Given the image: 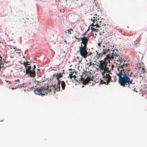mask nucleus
<instances>
[{
  "label": "nucleus",
  "instance_id": "e433bc0d",
  "mask_svg": "<svg viewBox=\"0 0 147 147\" xmlns=\"http://www.w3.org/2000/svg\"><path fill=\"white\" fill-rule=\"evenodd\" d=\"M0 57L1 58V59H0V60H1V59H2V57H1V56H0Z\"/></svg>",
  "mask_w": 147,
  "mask_h": 147
},
{
  "label": "nucleus",
  "instance_id": "4be33fe9",
  "mask_svg": "<svg viewBox=\"0 0 147 147\" xmlns=\"http://www.w3.org/2000/svg\"><path fill=\"white\" fill-rule=\"evenodd\" d=\"M92 65V62H90V63H86V65H88V67H89L90 66Z\"/></svg>",
  "mask_w": 147,
  "mask_h": 147
},
{
  "label": "nucleus",
  "instance_id": "39448f33",
  "mask_svg": "<svg viewBox=\"0 0 147 147\" xmlns=\"http://www.w3.org/2000/svg\"><path fill=\"white\" fill-rule=\"evenodd\" d=\"M104 20L102 18L93 19L92 18L90 20L92 21V22L91 25L93 26H96V28L99 27L100 28L104 26V23L103 21Z\"/></svg>",
  "mask_w": 147,
  "mask_h": 147
},
{
  "label": "nucleus",
  "instance_id": "1a4fd4ad",
  "mask_svg": "<svg viewBox=\"0 0 147 147\" xmlns=\"http://www.w3.org/2000/svg\"><path fill=\"white\" fill-rule=\"evenodd\" d=\"M110 49L109 48H107V47H105V46H103V47L102 49H100V50L98 51H96L97 55L99 57H101L103 55H105L106 53L109 51Z\"/></svg>",
  "mask_w": 147,
  "mask_h": 147
},
{
  "label": "nucleus",
  "instance_id": "bb28decb",
  "mask_svg": "<svg viewBox=\"0 0 147 147\" xmlns=\"http://www.w3.org/2000/svg\"><path fill=\"white\" fill-rule=\"evenodd\" d=\"M77 36H74V37L76 38V39H77V40H79V38H78V37H77Z\"/></svg>",
  "mask_w": 147,
  "mask_h": 147
},
{
  "label": "nucleus",
  "instance_id": "c85d7f7f",
  "mask_svg": "<svg viewBox=\"0 0 147 147\" xmlns=\"http://www.w3.org/2000/svg\"><path fill=\"white\" fill-rule=\"evenodd\" d=\"M98 46H99V47H101V46H100V42L98 43Z\"/></svg>",
  "mask_w": 147,
  "mask_h": 147
},
{
  "label": "nucleus",
  "instance_id": "6ab92c4d",
  "mask_svg": "<svg viewBox=\"0 0 147 147\" xmlns=\"http://www.w3.org/2000/svg\"><path fill=\"white\" fill-rule=\"evenodd\" d=\"M56 77H57V79L58 80V81L60 80H59V78L62 77V75L61 74H58L56 75Z\"/></svg>",
  "mask_w": 147,
  "mask_h": 147
},
{
  "label": "nucleus",
  "instance_id": "a19ab883",
  "mask_svg": "<svg viewBox=\"0 0 147 147\" xmlns=\"http://www.w3.org/2000/svg\"><path fill=\"white\" fill-rule=\"evenodd\" d=\"M1 67H0V71H1Z\"/></svg>",
  "mask_w": 147,
  "mask_h": 147
},
{
  "label": "nucleus",
  "instance_id": "2f4dec72",
  "mask_svg": "<svg viewBox=\"0 0 147 147\" xmlns=\"http://www.w3.org/2000/svg\"><path fill=\"white\" fill-rule=\"evenodd\" d=\"M15 82H16V81L19 82L20 81V80L19 79L15 80Z\"/></svg>",
  "mask_w": 147,
  "mask_h": 147
},
{
  "label": "nucleus",
  "instance_id": "423d86ee",
  "mask_svg": "<svg viewBox=\"0 0 147 147\" xmlns=\"http://www.w3.org/2000/svg\"><path fill=\"white\" fill-rule=\"evenodd\" d=\"M83 76V75H82V77L79 78V80L80 81L82 82L84 84H88L90 81H93V77L92 74L90 73H86V74H85V76L86 78L85 79Z\"/></svg>",
  "mask_w": 147,
  "mask_h": 147
},
{
  "label": "nucleus",
  "instance_id": "cd10ccee",
  "mask_svg": "<svg viewBox=\"0 0 147 147\" xmlns=\"http://www.w3.org/2000/svg\"><path fill=\"white\" fill-rule=\"evenodd\" d=\"M3 65V67L4 64H3L1 63L0 62V67H1V65Z\"/></svg>",
  "mask_w": 147,
  "mask_h": 147
},
{
  "label": "nucleus",
  "instance_id": "aec40b11",
  "mask_svg": "<svg viewBox=\"0 0 147 147\" xmlns=\"http://www.w3.org/2000/svg\"><path fill=\"white\" fill-rule=\"evenodd\" d=\"M70 74H69V76L68 77V78H69L70 79H72V77L73 75L74 74V71H71L70 72Z\"/></svg>",
  "mask_w": 147,
  "mask_h": 147
},
{
  "label": "nucleus",
  "instance_id": "ddd939ff",
  "mask_svg": "<svg viewBox=\"0 0 147 147\" xmlns=\"http://www.w3.org/2000/svg\"><path fill=\"white\" fill-rule=\"evenodd\" d=\"M81 42V44L82 46H87L88 43V41L89 40V37L88 36H83L80 38Z\"/></svg>",
  "mask_w": 147,
  "mask_h": 147
},
{
  "label": "nucleus",
  "instance_id": "a211bd4d",
  "mask_svg": "<svg viewBox=\"0 0 147 147\" xmlns=\"http://www.w3.org/2000/svg\"><path fill=\"white\" fill-rule=\"evenodd\" d=\"M61 87L62 88V89L64 90L65 86V84L64 81H63L61 82Z\"/></svg>",
  "mask_w": 147,
  "mask_h": 147
},
{
  "label": "nucleus",
  "instance_id": "5701e85b",
  "mask_svg": "<svg viewBox=\"0 0 147 147\" xmlns=\"http://www.w3.org/2000/svg\"><path fill=\"white\" fill-rule=\"evenodd\" d=\"M87 34V32L86 31L84 33H83L82 35V37L83 36H85Z\"/></svg>",
  "mask_w": 147,
  "mask_h": 147
},
{
  "label": "nucleus",
  "instance_id": "7c9ffc66",
  "mask_svg": "<svg viewBox=\"0 0 147 147\" xmlns=\"http://www.w3.org/2000/svg\"><path fill=\"white\" fill-rule=\"evenodd\" d=\"M111 67V68H112V70L113 69V68L114 67V66L113 65H112Z\"/></svg>",
  "mask_w": 147,
  "mask_h": 147
},
{
  "label": "nucleus",
  "instance_id": "58836bf2",
  "mask_svg": "<svg viewBox=\"0 0 147 147\" xmlns=\"http://www.w3.org/2000/svg\"><path fill=\"white\" fill-rule=\"evenodd\" d=\"M82 60V59H81V61H79V62H80H80Z\"/></svg>",
  "mask_w": 147,
  "mask_h": 147
},
{
  "label": "nucleus",
  "instance_id": "dca6fc26",
  "mask_svg": "<svg viewBox=\"0 0 147 147\" xmlns=\"http://www.w3.org/2000/svg\"><path fill=\"white\" fill-rule=\"evenodd\" d=\"M91 29L92 30L91 35L92 36H94V32L95 33H94L96 35V32L98 31V29H95L94 28H93L92 27H91Z\"/></svg>",
  "mask_w": 147,
  "mask_h": 147
},
{
  "label": "nucleus",
  "instance_id": "6e6552de",
  "mask_svg": "<svg viewBox=\"0 0 147 147\" xmlns=\"http://www.w3.org/2000/svg\"><path fill=\"white\" fill-rule=\"evenodd\" d=\"M102 76L103 77V80H101L100 83L107 85L111 80V77L109 75V74H106V75Z\"/></svg>",
  "mask_w": 147,
  "mask_h": 147
},
{
  "label": "nucleus",
  "instance_id": "2eb2a0df",
  "mask_svg": "<svg viewBox=\"0 0 147 147\" xmlns=\"http://www.w3.org/2000/svg\"><path fill=\"white\" fill-rule=\"evenodd\" d=\"M61 83V81L60 80H59L57 84H54L53 86L55 89V90L57 91H60V84Z\"/></svg>",
  "mask_w": 147,
  "mask_h": 147
},
{
  "label": "nucleus",
  "instance_id": "7ed1b4c3",
  "mask_svg": "<svg viewBox=\"0 0 147 147\" xmlns=\"http://www.w3.org/2000/svg\"><path fill=\"white\" fill-rule=\"evenodd\" d=\"M99 62V67L100 70L103 71L101 73L102 75H105L106 74H109L111 69L107 67V63L102 61H100Z\"/></svg>",
  "mask_w": 147,
  "mask_h": 147
},
{
  "label": "nucleus",
  "instance_id": "72a5a7b5",
  "mask_svg": "<svg viewBox=\"0 0 147 147\" xmlns=\"http://www.w3.org/2000/svg\"><path fill=\"white\" fill-rule=\"evenodd\" d=\"M6 82H8V83L10 84L11 82L10 81H6Z\"/></svg>",
  "mask_w": 147,
  "mask_h": 147
},
{
  "label": "nucleus",
  "instance_id": "0eeeda50",
  "mask_svg": "<svg viewBox=\"0 0 147 147\" xmlns=\"http://www.w3.org/2000/svg\"><path fill=\"white\" fill-rule=\"evenodd\" d=\"M87 50V46H82V45H81L79 47V50L78 52H79L80 55L84 58H86L88 56Z\"/></svg>",
  "mask_w": 147,
  "mask_h": 147
},
{
  "label": "nucleus",
  "instance_id": "c03bdc74",
  "mask_svg": "<svg viewBox=\"0 0 147 147\" xmlns=\"http://www.w3.org/2000/svg\"><path fill=\"white\" fill-rule=\"evenodd\" d=\"M93 65H94V63H93Z\"/></svg>",
  "mask_w": 147,
  "mask_h": 147
},
{
  "label": "nucleus",
  "instance_id": "4c0bfd02",
  "mask_svg": "<svg viewBox=\"0 0 147 147\" xmlns=\"http://www.w3.org/2000/svg\"><path fill=\"white\" fill-rule=\"evenodd\" d=\"M77 58L78 59H80V57H77Z\"/></svg>",
  "mask_w": 147,
  "mask_h": 147
},
{
  "label": "nucleus",
  "instance_id": "412c9836",
  "mask_svg": "<svg viewBox=\"0 0 147 147\" xmlns=\"http://www.w3.org/2000/svg\"><path fill=\"white\" fill-rule=\"evenodd\" d=\"M67 32L69 34H72V32L71 31H73V30L72 29H70L68 30H67Z\"/></svg>",
  "mask_w": 147,
  "mask_h": 147
},
{
  "label": "nucleus",
  "instance_id": "ea45409f",
  "mask_svg": "<svg viewBox=\"0 0 147 147\" xmlns=\"http://www.w3.org/2000/svg\"><path fill=\"white\" fill-rule=\"evenodd\" d=\"M25 56H24V57H23V58H25Z\"/></svg>",
  "mask_w": 147,
  "mask_h": 147
},
{
  "label": "nucleus",
  "instance_id": "f03ea898",
  "mask_svg": "<svg viewBox=\"0 0 147 147\" xmlns=\"http://www.w3.org/2000/svg\"><path fill=\"white\" fill-rule=\"evenodd\" d=\"M119 66L117 67L118 72L116 73V75L119 77V78L123 77L124 74L126 75H129L125 69L128 65H129L128 61L124 59L122 64H119Z\"/></svg>",
  "mask_w": 147,
  "mask_h": 147
},
{
  "label": "nucleus",
  "instance_id": "f3484780",
  "mask_svg": "<svg viewBox=\"0 0 147 147\" xmlns=\"http://www.w3.org/2000/svg\"><path fill=\"white\" fill-rule=\"evenodd\" d=\"M106 57L107 58L106 61H107L108 62L110 63V60L111 59L113 58V56H111V55H109V54L106 55Z\"/></svg>",
  "mask_w": 147,
  "mask_h": 147
},
{
  "label": "nucleus",
  "instance_id": "f704fd0d",
  "mask_svg": "<svg viewBox=\"0 0 147 147\" xmlns=\"http://www.w3.org/2000/svg\"><path fill=\"white\" fill-rule=\"evenodd\" d=\"M16 88H14L13 87H12V88L11 89L12 90H14V89H16Z\"/></svg>",
  "mask_w": 147,
  "mask_h": 147
},
{
  "label": "nucleus",
  "instance_id": "de8ad7c7",
  "mask_svg": "<svg viewBox=\"0 0 147 147\" xmlns=\"http://www.w3.org/2000/svg\"><path fill=\"white\" fill-rule=\"evenodd\" d=\"M67 1V0H66V1Z\"/></svg>",
  "mask_w": 147,
  "mask_h": 147
},
{
  "label": "nucleus",
  "instance_id": "9d476101",
  "mask_svg": "<svg viewBox=\"0 0 147 147\" xmlns=\"http://www.w3.org/2000/svg\"><path fill=\"white\" fill-rule=\"evenodd\" d=\"M49 88V85H47L46 86H44V87H42L36 90L35 92V93L39 95L43 96L45 95V94H42V92H43L44 91L46 90H48Z\"/></svg>",
  "mask_w": 147,
  "mask_h": 147
},
{
  "label": "nucleus",
  "instance_id": "473e14b6",
  "mask_svg": "<svg viewBox=\"0 0 147 147\" xmlns=\"http://www.w3.org/2000/svg\"><path fill=\"white\" fill-rule=\"evenodd\" d=\"M48 92H51V89H49L48 90Z\"/></svg>",
  "mask_w": 147,
  "mask_h": 147
},
{
  "label": "nucleus",
  "instance_id": "4468645a",
  "mask_svg": "<svg viewBox=\"0 0 147 147\" xmlns=\"http://www.w3.org/2000/svg\"><path fill=\"white\" fill-rule=\"evenodd\" d=\"M92 18L93 19H100L102 16V13L101 11H98L95 13V14Z\"/></svg>",
  "mask_w": 147,
  "mask_h": 147
},
{
  "label": "nucleus",
  "instance_id": "f8f14e48",
  "mask_svg": "<svg viewBox=\"0 0 147 147\" xmlns=\"http://www.w3.org/2000/svg\"><path fill=\"white\" fill-rule=\"evenodd\" d=\"M111 27L109 25L107 24H104V26L102 28L100 29V32L101 33H105L106 32H108L110 31Z\"/></svg>",
  "mask_w": 147,
  "mask_h": 147
},
{
  "label": "nucleus",
  "instance_id": "b1692460",
  "mask_svg": "<svg viewBox=\"0 0 147 147\" xmlns=\"http://www.w3.org/2000/svg\"><path fill=\"white\" fill-rule=\"evenodd\" d=\"M145 71V69L143 67L142 68L141 73H144Z\"/></svg>",
  "mask_w": 147,
  "mask_h": 147
},
{
  "label": "nucleus",
  "instance_id": "a18cd8bd",
  "mask_svg": "<svg viewBox=\"0 0 147 147\" xmlns=\"http://www.w3.org/2000/svg\"><path fill=\"white\" fill-rule=\"evenodd\" d=\"M46 94H48V93H47V92L46 93Z\"/></svg>",
  "mask_w": 147,
  "mask_h": 147
},
{
  "label": "nucleus",
  "instance_id": "393cba45",
  "mask_svg": "<svg viewBox=\"0 0 147 147\" xmlns=\"http://www.w3.org/2000/svg\"><path fill=\"white\" fill-rule=\"evenodd\" d=\"M27 63H26V66H29V65L30 64V62L29 61H27Z\"/></svg>",
  "mask_w": 147,
  "mask_h": 147
},
{
  "label": "nucleus",
  "instance_id": "c756f323",
  "mask_svg": "<svg viewBox=\"0 0 147 147\" xmlns=\"http://www.w3.org/2000/svg\"><path fill=\"white\" fill-rule=\"evenodd\" d=\"M20 52H20V51H16V53H20Z\"/></svg>",
  "mask_w": 147,
  "mask_h": 147
},
{
  "label": "nucleus",
  "instance_id": "37998d69",
  "mask_svg": "<svg viewBox=\"0 0 147 147\" xmlns=\"http://www.w3.org/2000/svg\"><path fill=\"white\" fill-rule=\"evenodd\" d=\"M1 67H3V65H1Z\"/></svg>",
  "mask_w": 147,
  "mask_h": 147
},
{
  "label": "nucleus",
  "instance_id": "9b49d317",
  "mask_svg": "<svg viewBox=\"0 0 147 147\" xmlns=\"http://www.w3.org/2000/svg\"><path fill=\"white\" fill-rule=\"evenodd\" d=\"M112 54L114 56H115V60L118 62H119L120 64H122V62L124 60V57L123 56L121 55H117V54L116 52L114 53V50L112 53Z\"/></svg>",
  "mask_w": 147,
  "mask_h": 147
},
{
  "label": "nucleus",
  "instance_id": "a878e982",
  "mask_svg": "<svg viewBox=\"0 0 147 147\" xmlns=\"http://www.w3.org/2000/svg\"><path fill=\"white\" fill-rule=\"evenodd\" d=\"M74 78V79L76 80V79H75L76 78V76L75 75L72 76V78Z\"/></svg>",
  "mask_w": 147,
  "mask_h": 147
},
{
  "label": "nucleus",
  "instance_id": "f257e3e1",
  "mask_svg": "<svg viewBox=\"0 0 147 147\" xmlns=\"http://www.w3.org/2000/svg\"><path fill=\"white\" fill-rule=\"evenodd\" d=\"M132 74H133L132 72L130 75H126L124 74L123 77L119 78L118 81L121 86L125 87L126 85H127L130 89L134 90L135 89V83H133V80L129 78V76Z\"/></svg>",
  "mask_w": 147,
  "mask_h": 147
},
{
  "label": "nucleus",
  "instance_id": "49530a36",
  "mask_svg": "<svg viewBox=\"0 0 147 147\" xmlns=\"http://www.w3.org/2000/svg\"><path fill=\"white\" fill-rule=\"evenodd\" d=\"M69 70H71V69H69Z\"/></svg>",
  "mask_w": 147,
  "mask_h": 147
},
{
  "label": "nucleus",
  "instance_id": "79ce46f5",
  "mask_svg": "<svg viewBox=\"0 0 147 147\" xmlns=\"http://www.w3.org/2000/svg\"><path fill=\"white\" fill-rule=\"evenodd\" d=\"M55 88H58V87L56 86V87H55Z\"/></svg>",
  "mask_w": 147,
  "mask_h": 147
},
{
  "label": "nucleus",
  "instance_id": "c9c22d12",
  "mask_svg": "<svg viewBox=\"0 0 147 147\" xmlns=\"http://www.w3.org/2000/svg\"><path fill=\"white\" fill-rule=\"evenodd\" d=\"M91 54H92V53H91L90 52V53L89 54V55H91Z\"/></svg>",
  "mask_w": 147,
  "mask_h": 147
},
{
  "label": "nucleus",
  "instance_id": "20e7f679",
  "mask_svg": "<svg viewBox=\"0 0 147 147\" xmlns=\"http://www.w3.org/2000/svg\"><path fill=\"white\" fill-rule=\"evenodd\" d=\"M27 63V62L24 61L22 63L25 67L26 73L27 74L29 75L30 77H34L36 76V73L34 70L36 68V66L35 65H34V68L32 69V68L30 66H26Z\"/></svg>",
  "mask_w": 147,
  "mask_h": 147
}]
</instances>
